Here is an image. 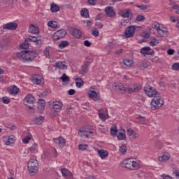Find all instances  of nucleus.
<instances>
[{
    "label": "nucleus",
    "instance_id": "obj_20",
    "mask_svg": "<svg viewBox=\"0 0 179 179\" xmlns=\"http://www.w3.org/2000/svg\"><path fill=\"white\" fill-rule=\"evenodd\" d=\"M61 172L64 178H72L73 177L72 173L65 168L62 169Z\"/></svg>",
    "mask_w": 179,
    "mask_h": 179
},
{
    "label": "nucleus",
    "instance_id": "obj_34",
    "mask_svg": "<svg viewBox=\"0 0 179 179\" xmlns=\"http://www.w3.org/2000/svg\"><path fill=\"white\" fill-rule=\"evenodd\" d=\"M55 68H59V69H67L68 66L64 64L63 62H56L55 64Z\"/></svg>",
    "mask_w": 179,
    "mask_h": 179
},
{
    "label": "nucleus",
    "instance_id": "obj_8",
    "mask_svg": "<svg viewBox=\"0 0 179 179\" xmlns=\"http://www.w3.org/2000/svg\"><path fill=\"white\" fill-rule=\"evenodd\" d=\"M119 15L120 16H122V17H128L130 19V20H132V11L129 8L120 10Z\"/></svg>",
    "mask_w": 179,
    "mask_h": 179
},
{
    "label": "nucleus",
    "instance_id": "obj_54",
    "mask_svg": "<svg viewBox=\"0 0 179 179\" xmlns=\"http://www.w3.org/2000/svg\"><path fill=\"white\" fill-rule=\"evenodd\" d=\"M87 148V145H86V144H85V145L80 144L78 145L79 150H86Z\"/></svg>",
    "mask_w": 179,
    "mask_h": 179
},
{
    "label": "nucleus",
    "instance_id": "obj_21",
    "mask_svg": "<svg viewBox=\"0 0 179 179\" xmlns=\"http://www.w3.org/2000/svg\"><path fill=\"white\" fill-rule=\"evenodd\" d=\"M141 37H143L142 40H139L138 43L141 44L142 43H145V41H147L148 38H149V37H150V34L149 32H148V31H144L142 34H141Z\"/></svg>",
    "mask_w": 179,
    "mask_h": 179
},
{
    "label": "nucleus",
    "instance_id": "obj_38",
    "mask_svg": "<svg viewBox=\"0 0 179 179\" xmlns=\"http://www.w3.org/2000/svg\"><path fill=\"white\" fill-rule=\"evenodd\" d=\"M48 26L49 27H51V29H57V27H58V22H57L56 21H49L48 22Z\"/></svg>",
    "mask_w": 179,
    "mask_h": 179
},
{
    "label": "nucleus",
    "instance_id": "obj_1",
    "mask_svg": "<svg viewBox=\"0 0 179 179\" xmlns=\"http://www.w3.org/2000/svg\"><path fill=\"white\" fill-rule=\"evenodd\" d=\"M121 166L129 170H138L140 167L139 162L135 161V159L131 158L124 159L121 162Z\"/></svg>",
    "mask_w": 179,
    "mask_h": 179
},
{
    "label": "nucleus",
    "instance_id": "obj_22",
    "mask_svg": "<svg viewBox=\"0 0 179 179\" xmlns=\"http://www.w3.org/2000/svg\"><path fill=\"white\" fill-rule=\"evenodd\" d=\"M28 40H29V41H33V43H36L38 45H41V44H43V40L36 36H29Z\"/></svg>",
    "mask_w": 179,
    "mask_h": 179
},
{
    "label": "nucleus",
    "instance_id": "obj_18",
    "mask_svg": "<svg viewBox=\"0 0 179 179\" xmlns=\"http://www.w3.org/2000/svg\"><path fill=\"white\" fill-rule=\"evenodd\" d=\"M44 108H45V101L43 99H41L38 101V112L41 114L43 111H44Z\"/></svg>",
    "mask_w": 179,
    "mask_h": 179
},
{
    "label": "nucleus",
    "instance_id": "obj_51",
    "mask_svg": "<svg viewBox=\"0 0 179 179\" xmlns=\"http://www.w3.org/2000/svg\"><path fill=\"white\" fill-rule=\"evenodd\" d=\"M20 48L22 50H27L29 48V43L25 41L22 44L20 45Z\"/></svg>",
    "mask_w": 179,
    "mask_h": 179
},
{
    "label": "nucleus",
    "instance_id": "obj_3",
    "mask_svg": "<svg viewBox=\"0 0 179 179\" xmlns=\"http://www.w3.org/2000/svg\"><path fill=\"white\" fill-rule=\"evenodd\" d=\"M155 98L152 100L151 101V110H157V108H160L162 106L164 105V101H163V99L161 97H156L154 96Z\"/></svg>",
    "mask_w": 179,
    "mask_h": 179
},
{
    "label": "nucleus",
    "instance_id": "obj_62",
    "mask_svg": "<svg viewBox=\"0 0 179 179\" xmlns=\"http://www.w3.org/2000/svg\"><path fill=\"white\" fill-rule=\"evenodd\" d=\"M69 96H73V94H75V93H76V91H75V90L71 89L70 90H69L68 92Z\"/></svg>",
    "mask_w": 179,
    "mask_h": 179
},
{
    "label": "nucleus",
    "instance_id": "obj_17",
    "mask_svg": "<svg viewBox=\"0 0 179 179\" xmlns=\"http://www.w3.org/2000/svg\"><path fill=\"white\" fill-rule=\"evenodd\" d=\"M3 140L6 146H9L10 145H13V143H15V138L9 136H4Z\"/></svg>",
    "mask_w": 179,
    "mask_h": 179
},
{
    "label": "nucleus",
    "instance_id": "obj_27",
    "mask_svg": "<svg viewBox=\"0 0 179 179\" xmlns=\"http://www.w3.org/2000/svg\"><path fill=\"white\" fill-rule=\"evenodd\" d=\"M118 141H125L127 139V134H125V130L123 129L122 131H119L117 135Z\"/></svg>",
    "mask_w": 179,
    "mask_h": 179
},
{
    "label": "nucleus",
    "instance_id": "obj_23",
    "mask_svg": "<svg viewBox=\"0 0 179 179\" xmlns=\"http://www.w3.org/2000/svg\"><path fill=\"white\" fill-rule=\"evenodd\" d=\"M161 37H167L169 36V30L166 27H162L159 29L157 32Z\"/></svg>",
    "mask_w": 179,
    "mask_h": 179
},
{
    "label": "nucleus",
    "instance_id": "obj_33",
    "mask_svg": "<svg viewBox=\"0 0 179 179\" xmlns=\"http://www.w3.org/2000/svg\"><path fill=\"white\" fill-rule=\"evenodd\" d=\"M44 122V117L40 116L37 117L34 120V124H36V125H41Z\"/></svg>",
    "mask_w": 179,
    "mask_h": 179
},
{
    "label": "nucleus",
    "instance_id": "obj_5",
    "mask_svg": "<svg viewBox=\"0 0 179 179\" xmlns=\"http://www.w3.org/2000/svg\"><path fill=\"white\" fill-rule=\"evenodd\" d=\"M135 30H136V27L134 25L129 26L124 31V38H131V37H134V36H135Z\"/></svg>",
    "mask_w": 179,
    "mask_h": 179
},
{
    "label": "nucleus",
    "instance_id": "obj_6",
    "mask_svg": "<svg viewBox=\"0 0 179 179\" xmlns=\"http://www.w3.org/2000/svg\"><path fill=\"white\" fill-rule=\"evenodd\" d=\"M64 36H66V30L59 29L54 34V35L52 36V38L53 40L57 41L58 40H61V38H64Z\"/></svg>",
    "mask_w": 179,
    "mask_h": 179
},
{
    "label": "nucleus",
    "instance_id": "obj_15",
    "mask_svg": "<svg viewBox=\"0 0 179 179\" xmlns=\"http://www.w3.org/2000/svg\"><path fill=\"white\" fill-rule=\"evenodd\" d=\"M53 142L55 143H59V146L60 148H64L65 145H66V142L65 141V138L62 136H59L58 138H54Z\"/></svg>",
    "mask_w": 179,
    "mask_h": 179
},
{
    "label": "nucleus",
    "instance_id": "obj_39",
    "mask_svg": "<svg viewBox=\"0 0 179 179\" xmlns=\"http://www.w3.org/2000/svg\"><path fill=\"white\" fill-rule=\"evenodd\" d=\"M69 45V42L68 41H62L59 44V48L61 50L65 48V47H68Z\"/></svg>",
    "mask_w": 179,
    "mask_h": 179
},
{
    "label": "nucleus",
    "instance_id": "obj_44",
    "mask_svg": "<svg viewBox=\"0 0 179 179\" xmlns=\"http://www.w3.org/2000/svg\"><path fill=\"white\" fill-rule=\"evenodd\" d=\"M150 45L152 47H155L159 44V41L156 39V38H153L149 43Z\"/></svg>",
    "mask_w": 179,
    "mask_h": 179
},
{
    "label": "nucleus",
    "instance_id": "obj_55",
    "mask_svg": "<svg viewBox=\"0 0 179 179\" xmlns=\"http://www.w3.org/2000/svg\"><path fill=\"white\" fill-rule=\"evenodd\" d=\"M152 29H157V31H159V29H160V24L155 22L152 24Z\"/></svg>",
    "mask_w": 179,
    "mask_h": 179
},
{
    "label": "nucleus",
    "instance_id": "obj_24",
    "mask_svg": "<svg viewBox=\"0 0 179 179\" xmlns=\"http://www.w3.org/2000/svg\"><path fill=\"white\" fill-rule=\"evenodd\" d=\"M29 33H31V34H38V27L31 24L29 27Z\"/></svg>",
    "mask_w": 179,
    "mask_h": 179
},
{
    "label": "nucleus",
    "instance_id": "obj_41",
    "mask_svg": "<svg viewBox=\"0 0 179 179\" xmlns=\"http://www.w3.org/2000/svg\"><path fill=\"white\" fill-rule=\"evenodd\" d=\"M61 80H62L63 83L68 84L69 83V77L67 76L66 74L64 73L62 77H60Z\"/></svg>",
    "mask_w": 179,
    "mask_h": 179
},
{
    "label": "nucleus",
    "instance_id": "obj_14",
    "mask_svg": "<svg viewBox=\"0 0 179 179\" xmlns=\"http://www.w3.org/2000/svg\"><path fill=\"white\" fill-rule=\"evenodd\" d=\"M4 30H16L17 29V24L13 22H8L3 25Z\"/></svg>",
    "mask_w": 179,
    "mask_h": 179
},
{
    "label": "nucleus",
    "instance_id": "obj_43",
    "mask_svg": "<svg viewBox=\"0 0 179 179\" xmlns=\"http://www.w3.org/2000/svg\"><path fill=\"white\" fill-rule=\"evenodd\" d=\"M124 64L126 65V66L131 68V66H132V64H134V61H132V59H126L125 60H124Z\"/></svg>",
    "mask_w": 179,
    "mask_h": 179
},
{
    "label": "nucleus",
    "instance_id": "obj_35",
    "mask_svg": "<svg viewBox=\"0 0 179 179\" xmlns=\"http://www.w3.org/2000/svg\"><path fill=\"white\" fill-rule=\"evenodd\" d=\"M72 35L75 38H80V37H82V31L76 29L73 31Z\"/></svg>",
    "mask_w": 179,
    "mask_h": 179
},
{
    "label": "nucleus",
    "instance_id": "obj_16",
    "mask_svg": "<svg viewBox=\"0 0 179 179\" xmlns=\"http://www.w3.org/2000/svg\"><path fill=\"white\" fill-rule=\"evenodd\" d=\"M149 65H150V62H149L148 60H143L138 64H137L138 68L143 71V69H146L148 68Z\"/></svg>",
    "mask_w": 179,
    "mask_h": 179
},
{
    "label": "nucleus",
    "instance_id": "obj_4",
    "mask_svg": "<svg viewBox=\"0 0 179 179\" xmlns=\"http://www.w3.org/2000/svg\"><path fill=\"white\" fill-rule=\"evenodd\" d=\"M143 90L148 97H156L157 96V90L150 85L146 84L143 87Z\"/></svg>",
    "mask_w": 179,
    "mask_h": 179
},
{
    "label": "nucleus",
    "instance_id": "obj_37",
    "mask_svg": "<svg viewBox=\"0 0 179 179\" xmlns=\"http://www.w3.org/2000/svg\"><path fill=\"white\" fill-rule=\"evenodd\" d=\"M50 10L53 13L55 12H59V6H58L57 4L53 3L50 6Z\"/></svg>",
    "mask_w": 179,
    "mask_h": 179
},
{
    "label": "nucleus",
    "instance_id": "obj_42",
    "mask_svg": "<svg viewBox=\"0 0 179 179\" xmlns=\"http://www.w3.org/2000/svg\"><path fill=\"white\" fill-rule=\"evenodd\" d=\"M141 86H136V87H132V88H129L128 90V92L129 93H136V92H139V90H141Z\"/></svg>",
    "mask_w": 179,
    "mask_h": 179
},
{
    "label": "nucleus",
    "instance_id": "obj_28",
    "mask_svg": "<svg viewBox=\"0 0 179 179\" xmlns=\"http://www.w3.org/2000/svg\"><path fill=\"white\" fill-rule=\"evenodd\" d=\"M115 87H116V90L120 92V93H122V94H124L125 92H127V88L124 87L122 83H119L116 85Z\"/></svg>",
    "mask_w": 179,
    "mask_h": 179
},
{
    "label": "nucleus",
    "instance_id": "obj_59",
    "mask_svg": "<svg viewBox=\"0 0 179 179\" xmlns=\"http://www.w3.org/2000/svg\"><path fill=\"white\" fill-rule=\"evenodd\" d=\"M137 8H139V9H141V10H146V9H148V6L147 5H140V6H137Z\"/></svg>",
    "mask_w": 179,
    "mask_h": 179
},
{
    "label": "nucleus",
    "instance_id": "obj_10",
    "mask_svg": "<svg viewBox=\"0 0 179 179\" xmlns=\"http://www.w3.org/2000/svg\"><path fill=\"white\" fill-rule=\"evenodd\" d=\"M78 135L81 138H83V136H85V138H90V136H93V131L90 130H86L83 128L79 130Z\"/></svg>",
    "mask_w": 179,
    "mask_h": 179
},
{
    "label": "nucleus",
    "instance_id": "obj_64",
    "mask_svg": "<svg viewBox=\"0 0 179 179\" xmlns=\"http://www.w3.org/2000/svg\"><path fill=\"white\" fill-rule=\"evenodd\" d=\"M175 51L173 49H169L167 50V54L168 55H173V54H174Z\"/></svg>",
    "mask_w": 179,
    "mask_h": 179
},
{
    "label": "nucleus",
    "instance_id": "obj_53",
    "mask_svg": "<svg viewBox=\"0 0 179 179\" xmlns=\"http://www.w3.org/2000/svg\"><path fill=\"white\" fill-rule=\"evenodd\" d=\"M145 17L143 15H137L136 20L137 22H142V21L145 20Z\"/></svg>",
    "mask_w": 179,
    "mask_h": 179
},
{
    "label": "nucleus",
    "instance_id": "obj_63",
    "mask_svg": "<svg viewBox=\"0 0 179 179\" xmlns=\"http://www.w3.org/2000/svg\"><path fill=\"white\" fill-rule=\"evenodd\" d=\"M43 157V159H48V157H50V152H44Z\"/></svg>",
    "mask_w": 179,
    "mask_h": 179
},
{
    "label": "nucleus",
    "instance_id": "obj_56",
    "mask_svg": "<svg viewBox=\"0 0 179 179\" xmlns=\"http://www.w3.org/2000/svg\"><path fill=\"white\" fill-rule=\"evenodd\" d=\"M127 134L128 136H132L134 135V129L131 128L127 129Z\"/></svg>",
    "mask_w": 179,
    "mask_h": 179
},
{
    "label": "nucleus",
    "instance_id": "obj_25",
    "mask_svg": "<svg viewBox=\"0 0 179 179\" xmlns=\"http://www.w3.org/2000/svg\"><path fill=\"white\" fill-rule=\"evenodd\" d=\"M53 108L56 113H59L62 108V103L59 101L53 102Z\"/></svg>",
    "mask_w": 179,
    "mask_h": 179
},
{
    "label": "nucleus",
    "instance_id": "obj_48",
    "mask_svg": "<svg viewBox=\"0 0 179 179\" xmlns=\"http://www.w3.org/2000/svg\"><path fill=\"white\" fill-rule=\"evenodd\" d=\"M136 120H138L140 124H145V122H146V119L145 118V117H143L141 115H138V117H136Z\"/></svg>",
    "mask_w": 179,
    "mask_h": 179
},
{
    "label": "nucleus",
    "instance_id": "obj_13",
    "mask_svg": "<svg viewBox=\"0 0 179 179\" xmlns=\"http://www.w3.org/2000/svg\"><path fill=\"white\" fill-rule=\"evenodd\" d=\"M87 94L90 99H92V100H94L95 101L100 100V96H99L97 92L94 90H90L87 92Z\"/></svg>",
    "mask_w": 179,
    "mask_h": 179
},
{
    "label": "nucleus",
    "instance_id": "obj_36",
    "mask_svg": "<svg viewBox=\"0 0 179 179\" xmlns=\"http://www.w3.org/2000/svg\"><path fill=\"white\" fill-rule=\"evenodd\" d=\"M80 15L83 17H90V15H89V10L87 8H82Z\"/></svg>",
    "mask_w": 179,
    "mask_h": 179
},
{
    "label": "nucleus",
    "instance_id": "obj_32",
    "mask_svg": "<svg viewBox=\"0 0 179 179\" xmlns=\"http://www.w3.org/2000/svg\"><path fill=\"white\" fill-rule=\"evenodd\" d=\"M76 85L78 89H80L83 85H85V81L80 78H76Z\"/></svg>",
    "mask_w": 179,
    "mask_h": 179
},
{
    "label": "nucleus",
    "instance_id": "obj_30",
    "mask_svg": "<svg viewBox=\"0 0 179 179\" xmlns=\"http://www.w3.org/2000/svg\"><path fill=\"white\" fill-rule=\"evenodd\" d=\"M98 154L101 159H106V157H108V151L107 150H99Z\"/></svg>",
    "mask_w": 179,
    "mask_h": 179
},
{
    "label": "nucleus",
    "instance_id": "obj_50",
    "mask_svg": "<svg viewBox=\"0 0 179 179\" xmlns=\"http://www.w3.org/2000/svg\"><path fill=\"white\" fill-rule=\"evenodd\" d=\"M1 100L3 104H9V103H10V99H9L8 96H3V98H1Z\"/></svg>",
    "mask_w": 179,
    "mask_h": 179
},
{
    "label": "nucleus",
    "instance_id": "obj_49",
    "mask_svg": "<svg viewBox=\"0 0 179 179\" xmlns=\"http://www.w3.org/2000/svg\"><path fill=\"white\" fill-rule=\"evenodd\" d=\"M92 36L94 37H99L100 36V33L99 32V29L97 28H94L92 32Z\"/></svg>",
    "mask_w": 179,
    "mask_h": 179
},
{
    "label": "nucleus",
    "instance_id": "obj_47",
    "mask_svg": "<svg viewBox=\"0 0 179 179\" xmlns=\"http://www.w3.org/2000/svg\"><path fill=\"white\" fill-rule=\"evenodd\" d=\"M119 152L120 153H121V155H125V153H127V146L125 145L120 146L119 149Z\"/></svg>",
    "mask_w": 179,
    "mask_h": 179
},
{
    "label": "nucleus",
    "instance_id": "obj_52",
    "mask_svg": "<svg viewBox=\"0 0 179 179\" xmlns=\"http://www.w3.org/2000/svg\"><path fill=\"white\" fill-rule=\"evenodd\" d=\"M172 71H179V63H174L171 66Z\"/></svg>",
    "mask_w": 179,
    "mask_h": 179
},
{
    "label": "nucleus",
    "instance_id": "obj_60",
    "mask_svg": "<svg viewBox=\"0 0 179 179\" xmlns=\"http://www.w3.org/2000/svg\"><path fill=\"white\" fill-rule=\"evenodd\" d=\"M84 45H85V47H90L92 45V43L86 40L84 41Z\"/></svg>",
    "mask_w": 179,
    "mask_h": 179
},
{
    "label": "nucleus",
    "instance_id": "obj_61",
    "mask_svg": "<svg viewBox=\"0 0 179 179\" xmlns=\"http://www.w3.org/2000/svg\"><path fill=\"white\" fill-rule=\"evenodd\" d=\"M97 2V0H88L87 3L89 5H96V3Z\"/></svg>",
    "mask_w": 179,
    "mask_h": 179
},
{
    "label": "nucleus",
    "instance_id": "obj_40",
    "mask_svg": "<svg viewBox=\"0 0 179 179\" xmlns=\"http://www.w3.org/2000/svg\"><path fill=\"white\" fill-rule=\"evenodd\" d=\"M117 134H118V129H117V126H113L110 128V134L112 136H117Z\"/></svg>",
    "mask_w": 179,
    "mask_h": 179
},
{
    "label": "nucleus",
    "instance_id": "obj_31",
    "mask_svg": "<svg viewBox=\"0 0 179 179\" xmlns=\"http://www.w3.org/2000/svg\"><path fill=\"white\" fill-rule=\"evenodd\" d=\"M17 58L22 59V62H24L25 57H26V50H22L21 52H18L16 53Z\"/></svg>",
    "mask_w": 179,
    "mask_h": 179
},
{
    "label": "nucleus",
    "instance_id": "obj_9",
    "mask_svg": "<svg viewBox=\"0 0 179 179\" xmlns=\"http://www.w3.org/2000/svg\"><path fill=\"white\" fill-rule=\"evenodd\" d=\"M24 103L29 110H33V106H29V104H33L34 103V96L31 94H28L24 99Z\"/></svg>",
    "mask_w": 179,
    "mask_h": 179
},
{
    "label": "nucleus",
    "instance_id": "obj_46",
    "mask_svg": "<svg viewBox=\"0 0 179 179\" xmlns=\"http://www.w3.org/2000/svg\"><path fill=\"white\" fill-rule=\"evenodd\" d=\"M99 117L102 121H106L108 118V115H106L103 113H99Z\"/></svg>",
    "mask_w": 179,
    "mask_h": 179
},
{
    "label": "nucleus",
    "instance_id": "obj_2",
    "mask_svg": "<svg viewBox=\"0 0 179 179\" xmlns=\"http://www.w3.org/2000/svg\"><path fill=\"white\" fill-rule=\"evenodd\" d=\"M28 171L30 173V174H36L37 171H38V167H40V165H38V161L37 159H31L29 161L28 164Z\"/></svg>",
    "mask_w": 179,
    "mask_h": 179
},
{
    "label": "nucleus",
    "instance_id": "obj_7",
    "mask_svg": "<svg viewBox=\"0 0 179 179\" xmlns=\"http://www.w3.org/2000/svg\"><path fill=\"white\" fill-rule=\"evenodd\" d=\"M36 57H37V52L26 50L24 62H31Z\"/></svg>",
    "mask_w": 179,
    "mask_h": 179
},
{
    "label": "nucleus",
    "instance_id": "obj_12",
    "mask_svg": "<svg viewBox=\"0 0 179 179\" xmlns=\"http://www.w3.org/2000/svg\"><path fill=\"white\" fill-rule=\"evenodd\" d=\"M140 52L145 57V55H153V54H155V51L149 46L142 48Z\"/></svg>",
    "mask_w": 179,
    "mask_h": 179
},
{
    "label": "nucleus",
    "instance_id": "obj_57",
    "mask_svg": "<svg viewBox=\"0 0 179 179\" xmlns=\"http://www.w3.org/2000/svg\"><path fill=\"white\" fill-rule=\"evenodd\" d=\"M37 148V144H33L32 146H31L29 149V152H34L36 150V148Z\"/></svg>",
    "mask_w": 179,
    "mask_h": 179
},
{
    "label": "nucleus",
    "instance_id": "obj_11",
    "mask_svg": "<svg viewBox=\"0 0 179 179\" xmlns=\"http://www.w3.org/2000/svg\"><path fill=\"white\" fill-rule=\"evenodd\" d=\"M31 82L35 85H41L44 83V78L40 75L35 74L31 78Z\"/></svg>",
    "mask_w": 179,
    "mask_h": 179
},
{
    "label": "nucleus",
    "instance_id": "obj_45",
    "mask_svg": "<svg viewBox=\"0 0 179 179\" xmlns=\"http://www.w3.org/2000/svg\"><path fill=\"white\" fill-rule=\"evenodd\" d=\"M87 71H89V69L85 66H83L79 72L81 75H85V73H87Z\"/></svg>",
    "mask_w": 179,
    "mask_h": 179
},
{
    "label": "nucleus",
    "instance_id": "obj_26",
    "mask_svg": "<svg viewBox=\"0 0 179 179\" xmlns=\"http://www.w3.org/2000/svg\"><path fill=\"white\" fill-rule=\"evenodd\" d=\"M105 12L110 17H113V16H115V12L113 9V7H106L105 8Z\"/></svg>",
    "mask_w": 179,
    "mask_h": 179
},
{
    "label": "nucleus",
    "instance_id": "obj_19",
    "mask_svg": "<svg viewBox=\"0 0 179 179\" xmlns=\"http://www.w3.org/2000/svg\"><path fill=\"white\" fill-rule=\"evenodd\" d=\"M9 94L11 96H16L19 93V88L15 85H12L8 89Z\"/></svg>",
    "mask_w": 179,
    "mask_h": 179
},
{
    "label": "nucleus",
    "instance_id": "obj_29",
    "mask_svg": "<svg viewBox=\"0 0 179 179\" xmlns=\"http://www.w3.org/2000/svg\"><path fill=\"white\" fill-rule=\"evenodd\" d=\"M170 157H171V156L170 155V153L165 152L162 157H159L158 158V160L159 162H166L167 160H169Z\"/></svg>",
    "mask_w": 179,
    "mask_h": 179
},
{
    "label": "nucleus",
    "instance_id": "obj_58",
    "mask_svg": "<svg viewBox=\"0 0 179 179\" xmlns=\"http://www.w3.org/2000/svg\"><path fill=\"white\" fill-rule=\"evenodd\" d=\"M31 141V137H30V136H27V137H25L24 139H23V141H22V142H23V143H29V141Z\"/></svg>",
    "mask_w": 179,
    "mask_h": 179
}]
</instances>
